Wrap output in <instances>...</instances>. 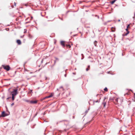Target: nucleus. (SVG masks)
I'll return each mask as SVG.
<instances>
[{"instance_id":"27","label":"nucleus","mask_w":135,"mask_h":135,"mask_svg":"<svg viewBox=\"0 0 135 135\" xmlns=\"http://www.w3.org/2000/svg\"><path fill=\"white\" fill-rule=\"evenodd\" d=\"M14 4H15V6H16V3L15 2L14 3Z\"/></svg>"},{"instance_id":"14","label":"nucleus","mask_w":135,"mask_h":135,"mask_svg":"<svg viewBox=\"0 0 135 135\" xmlns=\"http://www.w3.org/2000/svg\"><path fill=\"white\" fill-rule=\"evenodd\" d=\"M97 42L96 41H95L94 42V44L95 46H96L97 44Z\"/></svg>"},{"instance_id":"2","label":"nucleus","mask_w":135,"mask_h":135,"mask_svg":"<svg viewBox=\"0 0 135 135\" xmlns=\"http://www.w3.org/2000/svg\"><path fill=\"white\" fill-rule=\"evenodd\" d=\"M115 101L117 102L116 104H118V100H120V101H119V103H121L123 102V99L122 98H116L115 99Z\"/></svg>"},{"instance_id":"26","label":"nucleus","mask_w":135,"mask_h":135,"mask_svg":"<svg viewBox=\"0 0 135 135\" xmlns=\"http://www.w3.org/2000/svg\"><path fill=\"white\" fill-rule=\"evenodd\" d=\"M11 98V97H9V98H7V99H9V98Z\"/></svg>"},{"instance_id":"16","label":"nucleus","mask_w":135,"mask_h":135,"mask_svg":"<svg viewBox=\"0 0 135 135\" xmlns=\"http://www.w3.org/2000/svg\"><path fill=\"white\" fill-rule=\"evenodd\" d=\"M89 68H90V66H88V68H87L86 69V71H88L89 70Z\"/></svg>"},{"instance_id":"20","label":"nucleus","mask_w":135,"mask_h":135,"mask_svg":"<svg viewBox=\"0 0 135 135\" xmlns=\"http://www.w3.org/2000/svg\"><path fill=\"white\" fill-rule=\"evenodd\" d=\"M129 94V93H126V94H124V95H128Z\"/></svg>"},{"instance_id":"10","label":"nucleus","mask_w":135,"mask_h":135,"mask_svg":"<svg viewBox=\"0 0 135 135\" xmlns=\"http://www.w3.org/2000/svg\"><path fill=\"white\" fill-rule=\"evenodd\" d=\"M17 43L19 45H20L21 44V41L20 40H17Z\"/></svg>"},{"instance_id":"15","label":"nucleus","mask_w":135,"mask_h":135,"mask_svg":"<svg viewBox=\"0 0 135 135\" xmlns=\"http://www.w3.org/2000/svg\"><path fill=\"white\" fill-rule=\"evenodd\" d=\"M104 90L105 91H108V89L106 87L104 89Z\"/></svg>"},{"instance_id":"8","label":"nucleus","mask_w":135,"mask_h":135,"mask_svg":"<svg viewBox=\"0 0 135 135\" xmlns=\"http://www.w3.org/2000/svg\"><path fill=\"white\" fill-rule=\"evenodd\" d=\"M60 44L61 45L63 46V47H64L65 46V41H61L60 42Z\"/></svg>"},{"instance_id":"11","label":"nucleus","mask_w":135,"mask_h":135,"mask_svg":"<svg viewBox=\"0 0 135 135\" xmlns=\"http://www.w3.org/2000/svg\"><path fill=\"white\" fill-rule=\"evenodd\" d=\"M112 31V32H114L115 30V28L114 27H112L111 28Z\"/></svg>"},{"instance_id":"23","label":"nucleus","mask_w":135,"mask_h":135,"mask_svg":"<svg viewBox=\"0 0 135 135\" xmlns=\"http://www.w3.org/2000/svg\"><path fill=\"white\" fill-rule=\"evenodd\" d=\"M120 100H118V104H119V103L120 104L121 103H119V101H120Z\"/></svg>"},{"instance_id":"18","label":"nucleus","mask_w":135,"mask_h":135,"mask_svg":"<svg viewBox=\"0 0 135 135\" xmlns=\"http://www.w3.org/2000/svg\"><path fill=\"white\" fill-rule=\"evenodd\" d=\"M60 89L62 90H64V89H63V87H62V86H61L60 87Z\"/></svg>"},{"instance_id":"3","label":"nucleus","mask_w":135,"mask_h":135,"mask_svg":"<svg viewBox=\"0 0 135 135\" xmlns=\"http://www.w3.org/2000/svg\"><path fill=\"white\" fill-rule=\"evenodd\" d=\"M2 67L5 70H6L7 71H8L10 69V66L8 65H2Z\"/></svg>"},{"instance_id":"7","label":"nucleus","mask_w":135,"mask_h":135,"mask_svg":"<svg viewBox=\"0 0 135 135\" xmlns=\"http://www.w3.org/2000/svg\"><path fill=\"white\" fill-rule=\"evenodd\" d=\"M106 99V98L105 97L104 98V100H103V104L104 105V107H105V104H106V103L107 101H105V100Z\"/></svg>"},{"instance_id":"32","label":"nucleus","mask_w":135,"mask_h":135,"mask_svg":"<svg viewBox=\"0 0 135 135\" xmlns=\"http://www.w3.org/2000/svg\"><path fill=\"white\" fill-rule=\"evenodd\" d=\"M26 32V31L25 32H24V33H25V32Z\"/></svg>"},{"instance_id":"24","label":"nucleus","mask_w":135,"mask_h":135,"mask_svg":"<svg viewBox=\"0 0 135 135\" xmlns=\"http://www.w3.org/2000/svg\"><path fill=\"white\" fill-rule=\"evenodd\" d=\"M56 61H57V60L59 61V59L57 58H56Z\"/></svg>"},{"instance_id":"6","label":"nucleus","mask_w":135,"mask_h":135,"mask_svg":"<svg viewBox=\"0 0 135 135\" xmlns=\"http://www.w3.org/2000/svg\"><path fill=\"white\" fill-rule=\"evenodd\" d=\"M8 114L7 113H6L4 111L2 112V117H5V116H7L8 115Z\"/></svg>"},{"instance_id":"22","label":"nucleus","mask_w":135,"mask_h":135,"mask_svg":"<svg viewBox=\"0 0 135 135\" xmlns=\"http://www.w3.org/2000/svg\"><path fill=\"white\" fill-rule=\"evenodd\" d=\"M14 103H12V104H11L12 106H13V105H14Z\"/></svg>"},{"instance_id":"13","label":"nucleus","mask_w":135,"mask_h":135,"mask_svg":"<svg viewBox=\"0 0 135 135\" xmlns=\"http://www.w3.org/2000/svg\"><path fill=\"white\" fill-rule=\"evenodd\" d=\"M66 46L67 47H68L69 48H70L71 47V46L70 45H66Z\"/></svg>"},{"instance_id":"25","label":"nucleus","mask_w":135,"mask_h":135,"mask_svg":"<svg viewBox=\"0 0 135 135\" xmlns=\"http://www.w3.org/2000/svg\"><path fill=\"white\" fill-rule=\"evenodd\" d=\"M65 77H66V74H65Z\"/></svg>"},{"instance_id":"4","label":"nucleus","mask_w":135,"mask_h":135,"mask_svg":"<svg viewBox=\"0 0 135 135\" xmlns=\"http://www.w3.org/2000/svg\"><path fill=\"white\" fill-rule=\"evenodd\" d=\"M38 102L37 100H32L29 102V103L31 104H36Z\"/></svg>"},{"instance_id":"28","label":"nucleus","mask_w":135,"mask_h":135,"mask_svg":"<svg viewBox=\"0 0 135 135\" xmlns=\"http://www.w3.org/2000/svg\"><path fill=\"white\" fill-rule=\"evenodd\" d=\"M98 102V100H97V101L95 102Z\"/></svg>"},{"instance_id":"30","label":"nucleus","mask_w":135,"mask_h":135,"mask_svg":"<svg viewBox=\"0 0 135 135\" xmlns=\"http://www.w3.org/2000/svg\"><path fill=\"white\" fill-rule=\"evenodd\" d=\"M56 61H55V62H56Z\"/></svg>"},{"instance_id":"12","label":"nucleus","mask_w":135,"mask_h":135,"mask_svg":"<svg viewBox=\"0 0 135 135\" xmlns=\"http://www.w3.org/2000/svg\"><path fill=\"white\" fill-rule=\"evenodd\" d=\"M115 2V0H113L110 2L111 4H113Z\"/></svg>"},{"instance_id":"19","label":"nucleus","mask_w":135,"mask_h":135,"mask_svg":"<svg viewBox=\"0 0 135 135\" xmlns=\"http://www.w3.org/2000/svg\"><path fill=\"white\" fill-rule=\"evenodd\" d=\"M130 24L128 25L127 26V28H130Z\"/></svg>"},{"instance_id":"9","label":"nucleus","mask_w":135,"mask_h":135,"mask_svg":"<svg viewBox=\"0 0 135 135\" xmlns=\"http://www.w3.org/2000/svg\"><path fill=\"white\" fill-rule=\"evenodd\" d=\"M126 30L127 31V33H126L123 34V36H127L129 33V32L128 31V28H127L126 29Z\"/></svg>"},{"instance_id":"17","label":"nucleus","mask_w":135,"mask_h":135,"mask_svg":"<svg viewBox=\"0 0 135 135\" xmlns=\"http://www.w3.org/2000/svg\"><path fill=\"white\" fill-rule=\"evenodd\" d=\"M12 99L13 100L15 99V96H12Z\"/></svg>"},{"instance_id":"29","label":"nucleus","mask_w":135,"mask_h":135,"mask_svg":"<svg viewBox=\"0 0 135 135\" xmlns=\"http://www.w3.org/2000/svg\"><path fill=\"white\" fill-rule=\"evenodd\" d=\"M18 20V18H17L16 19V20Z\"/></svg>"},{"instance_id":"1","label":"nucleus","mask_w":135,"mask_h":135,"mask_svg":"<svg viewBox=\"0 0 135 135\" xmlns=\"http://www.w3.org/2000/svg\"><path fill=\"white\" fill-rule=\"evenodd\" d=\"M18 89H14L13 91L11 93L12 96H15L18 93Z\"/></svg>"},{"instance_id":"5","label":"nucleus","mask_w":135,"mask_h":135,"mask_svg":"<svg viewBox=\"0 0 135 135\" xmlns=\"http://www.w3.org/2000/svg\"><path fill=\"white\" fill-rule=\"evenodd\" d=\"M53 95H54V93H51V94H50V95L49 96H46L43 99V100H44V99H46V98H49L51 97H53Z\"/></svg>"},{"instance_id":"21","label":"nucleus","mask_w":135,"mask_h":135,"mask_svg":"<svg viewBox=\"0 0 135 135\" xmlns=\"http://www.w3.org/2000/svg\"><path fill=\"white\" fill-rule=\"evenodd\" d=\"M25 101L26 102H29L30 101H28V100H25Z\"/></svg>"},{"instance_id":"31","label":"nucleus","mask_w":135,"mask_h":135,"mask_svg":"<svg viewBox=\"0 0 135 135\" xmlns=\"http://www.w3.org/2000/svg\"><path fill=\"white\" fill-rule=\"evenodd\" d=\"M73 74H75V73H73Z\"/></svg>"}]
</instances>
